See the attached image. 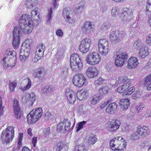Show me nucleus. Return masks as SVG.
I'll return each instance as SVG.
<instances>
[{"label":"nucleus","mask_w":151,"mask_h":151,"mask_svg":"<svg viewBox=\"0 0 151 151\" xmlns=\"http://www.w3.org/2000/svg\"><path fill=\"white\" fill-rule=\"evenodd\" d=\"M99 71L97 68L93 66L88 68L86 72V77L89 78L96 77Z\"/></svg>","instance_id":"obj_15"},{"label":"nucleus","mask_w":151,"mask_h":151,"mask_svg":"<svg viewBox=\"0 0 151 151\" xmlns=\"http://www.w3.org/2000/svg\"><path fill=\"white\" fill-rule=\"evenodd\" d=\"M53 89V88L50 86H46L45 88H43V91L46 92V93H52Z\"/></svg>","instance_id":"obj_46"},{"label":"nucleus","mask_w":151,"mask_h":151,"mask_svg":"<svg viewBox=\"0 0 151 151\" xmlns=\"http://www.w3.org/2000/svg\"><path fill=\"white\" fill-rule=\"evenodd\" d=\"M44 50L39 51L36 50V53L35 57L34 59V61L37 62L41 60L44 55Z\"/></svg>","instance_id":"obj_28"},{"label":"nucleus","mask_w":151,"mask_h":151,"mask_svg":"<svg viewBox=\"0 0 151 151\" xmlns=\"http://www.w3.org/2000/svg\"><path fill=\"white\" fill-rule=\"evenodd\" d=\"M45 46L42 43H39L37 44V46L36 47V50L39 51H42L44 50V48Z\"/></svg>","instance_id":"obj_47"},{"label":"nucleus","mask_w":151,"mask_h":151,"mask_svg":"<svg viewBox=\"0 0 151 151\" xmlns=\"http://www.w3.org/2000/svg\"><path fill=\"white\" fill-rule=\"evenodd\" d=\"M69 12L67 11L66 9H64L63 10V16L64 18L67 21H69L71 19V17L69 16Z\"/></svg>","instance_id":"obj_40"},{"label":"nucleus","mask_w":151,"mask_h":151,"mask_svg":"<svg viewBox=\"0 0 151 151\" xmlns=\"http://www.w3.org/2000/svg\"><path fill=\"white\" fill-rule=\"evenodd\" d=\"M65 95L67 100L70 104H73L77 97L76 92L70 89L66 90Z\"/></svg>","instance_id":"obj_12"},{"label":"nucleus","mask_w":151,"mask_h":151,"mask_svg":"<svg viewBox=\"0 0 151 151\" xmlns=\"http://www.w3.org/2000/svg\"><path fill=\"white\" fill-rule=\"evenodd\" d=\"M79 6L77 8V10L81 9V10L82 9H83L84 7L85 6V1H81L79 4Z\"/></svg>","instance_id":"obj_53"},{"label":"nucleus","mask_w":151,"mask_h":151,"mask_svg":"<svg viewBox=\"0 0 151 151\" xmlns=\"http://www.w3.org/2000/svg\"><path fill=\"white\" fill-rule=\"evenodd\" d=\"M43 133L44 135H47V134H50V129L49 127L46 129H44L43 130Z\"/></svg>","instance_id":"obj_58"},{"label":"nucleus","mask_w":151,"mask_h":151,"mask_svg":"<svg viewBox=\"0 0 151 151\" xmlns=\"http://www.w3.org/2000/svg\"><path fill=\"white\" fill-rule=\"evenodd\" d=\"M117 105L115 102L111 103L109 104L106 109V112L109 113H114L117 110Z\"/></svg>","instance_id":"obj_23"},{"label":"nucleus","mask_w":151,"mask_h":151,"mask_svg":"<svg viewBox=\"0 0 151 151\" xmlns=\"http://www.w3.org/2000/svg\"><path fill=\"white\" fill-rule=\"evenodd\" d=\"M63 145L61 142H58L56 145L54 150L55 151H60L62 148Z\"/></svg>","instance_id":"obj_43"},{"label":"nucleus","mask_w":151,"mask_h":151,"mask_svg":"<svg viewBox=\"0 0 151 151\" xmlns=\"http://www.w3.org/2000/svg\"><path fill=\"white\" fill-rule=\"evenodd\" d=\"M91 41L89 38H85L82 41L78 49L82 53H86L89 50L91 45Z\"/></svg>","instance_id":"obj_10"},{"label":"nucleus","mask_w":151,"mask_h":151,"mask_svg":"<svg viewBox=\"0 0 151 151\" xmlns=\"http://www.w3.org/2000/svg\"><path fill=\"white\" fill-rule=\"evenodd\" d=\"M118 8H115L112 9L111 14L113 17H115L118 14Z\"/></svg>","instance_id":"obj_52"},{"label":"nucleus","mask_w":151,"mask_h":151,"mask_svg":"<svg viewBox=\"0 0 151 151\" xmlns=\"http://www.w3.org/2000/svg\"><path fill=\"white\" fill-rule=\"evenodd\" d=\"M97 141V138L96 135L91 134L89 136L88 142L90 145H94Z\"/></svg>","instance_id":"obj_32"},{"label":"nucleus","mask_w":151,"mask_h":151,"mask_svg":"<svg viewBox=\"0 0 151 151\" xmlns=\"http://www.w3.org/2000/svg\"><path fill=\"white\" fill-rule=\"evenodd\" d=\"M126 34L124 31L121 32L117 30L112 31L110 33L109 37L111 42L114 43H117L120 41L119 37H124Z\"/></svg>","instance_id":"obj_9"},{"label":"nucleus","mask_w":151,"mask_h":151,"mask_svg":"<svg viewBox=\"0 0 151 151\" xmlns=\"http://www.w3.org/2000/svg\"><path fill=\"white\" fill-rule=\"evenodd\" d=\"M64 129L65 131H68L70 128L71 125V122L68 120V119H64Z\"/></svg>","instance_id":"obj_38"},{"label":"nucleus","mask_w":151,"mask_h":151,"mask_svg":"<svg viewBox=\"0 0 151 151\" xmlns=\"http://www.w3.org/2000/svg\"><path fill=\"white\" fill-rule=\"evenodd\" d=\"M38 8H35V9L32 10L31 12V14L32 16L36 15L38 13Z\"/></svg>","instance_id":"obj_60"},{"label":"nucleus","mask_w":151,"mask_h":151,"mask_svg":"<svg viewBox=\"0 0 151 151\" xmlns=\"http://www.w3.org/2000/svg\"><path fill=\"white\" fill-rule=\"evenodd\" d=\"M23 138V134L20 133L19 134L18 137V142H22V139Z\"/></svg>","instance_id":"obj_59"},{"label":"nucleus","mask_w":151,"mask_h":151,"mask_svg":"<svg viewBox=\"0 0 151 151\" xmlns=\"http://www.w3.org/2000/svg\"><path fill=\"white\" fill-rule=\"evenodd\" d=\"M33 44V41L31 39H26L23 43V45L24 46L25 49L24 51L29 52L31 51V47Z\"/></svg>","instance_id":"obj_22"},{"label":"nucleus","mask_w":151,"mask_h":151,"mask_svg":"<svg viewBox=\"0 0 151 151\" xmlns=\"http://www.w3.org/2000/svg\"><path fill=\"white\" fill-rule=\"evenodd\" d=\"M56 34L57 36L60 37H62L63 35V32L62 31L60 28L56 30Z\"/></svg>","instance_id":"obj_55"},{"label":"nucleus","mask_w":151,"mask_h":151,"mask_svg":"<svg viewBox=\"0 0 151 151\" xmlns=\"http://www.w3.org/2000/svg\"><path fill=\"white\" fill-rule=\"evenodd\" d=\"M132 13L129 9L126 8L123 10V12L121 14L120 18L122 20H127L129 19L130 15Z\"/></svg>","instance_id":"obj_21"},{"label":"nucleus","mask_w":151,"mask_h":151,"mask_svg":"<svg viewBox=\"0 0 151 151\" xmlns=\"http://www.w3.org/2000/svg\"><path fill=\"white\" fill-rule=\"evenodd\" d=\"M145 42L148 45H151V34H149L146 37Z\"/></svg>","instance_id":"obj_54"},{"label":"nucleus","mask_w":151,"mask_h":151,"mask_svg":"<svg viewBox=\"0 0 151 151\" xmlns=\"http://www.w3.org/2000/svg\"><path fill=\"white\" fill-rule=\"evenodd\" d=\"M64 127V120L62 122H60L58 125L57 130L59 131L62 130Z\"/></svg>","instance_id":"obj_50"},{"label":"nucleus","mask_w":151,"mask_h":151,"mask_svg":"<svg viewBox=\"0 0 151 151\" xmlns=\"http://www.w3.org/2000/svg\"><path fill=\"white\" fill-rule=\"evenodd\" d=\"M42 114L41 108L37 107L33 109L27 116V123L30 124L36 123L41 119Z\"/></svg>","instance_id":"obj_2"},{"label":"nucleus","mask_w":151,"mask_h":151,"mask_svg":"<svg viewBox=\"0 0 151 151\" xmlns=\"http://www.w3.org/2000/svg\"><path fill=\"white\" fill-rule=\"evenodd\" d=\"M109 88L108 86H105L100 88L99 90V91L101 94L105 95L108 94L109 93Z\"/></svg>","instance_id":"obj_36"},{"label":"nucleus","mask_w":151,"mask_h":151,"mask_svg":"<svg viewBox=\"0 0 151 151\" xmlns=\"http://www.w3.org/2000/svg\"><path fill=\"white\" fill-rule=\"evenodd\" d=\"M32 143L33 144V146L34 147L36 146V144L37 141V137H34L31 139Z\"/></svg>","instance_id":"obj_56"},{"label":"nucleus","mask_w":151,"mask_h":151,"mask_svg":"<svg viewBox=\"0 0 151 151\" xmlns=\"http://www.w3.org/2000/svg\"><path fill=\"white\" fill-rule=\"evenodd\" d=\"M110 101H111L110 100H109L106 102H105L101 106V108L102 109L104 108L108 104H109L110 102Z\"/></svg>","instance_id":"obj_61"},{"label":"nucleus","mask_w":151,"mask_h":151,"mask_svg":"<svg viewBox=\"0 0 151 151\" xmlns=\"http://www.w3.org/2000/svg\"><path fill=\"white\" fill-rule=\"evenodd\" d=\"M22 151H30V150L27 147L24 146L22 147Z\"/></svg>","instance_id":"obj_64"},{"label":"nucleus","mask_w":151,"mask_h":151,"mask_svg":"<svg viewBox=\"0 0 151 151\" xmlns=\"http://www.w3.org/2000/svg\"><path fill=\"white\" fill-rule=\"evenodd\" d=\"M94 25L92 22L87 21L85 22L82 27V30L83 32L85 33H86L88 31L91 32L94 29Z\"/></svg>","instance_id":"obj_19"},{"label":"nucleus","mask_w":151,"mask_h":151,"mask_svg":"<svg viewBox=\"0 0 151 151\" xmlns=\"http://www.w3.org/2000/svg\"><path fill=\"white\" fill-rule=\"evenodd\" d=\"M149 83H150L147 85V88L148 90H149L147 89V87L150 84H151V74L147 76L145 78V79L144 81V83L145 84H146Z\"/></svg>","instance_id":"obj_41"},{"label":"nucleus","mask_w":151,"mask_h":151,"mask_svg":"<svg viewBox=\"0 0 151 151\" xmlns=\"http://www.w3.org/2000/svg\"><path fill=\"white\" fill-rule=\"evenodd\" d=\"M144 107V105L142 103H139L138 105L136 107L137 111L138 112H139Z\"/></svg>","instance_id":"obj_51"},{"label":"nucleus","mask_w":151,"mask_h":151,"mask_svg":"<svg viewBox=\"0 0 151 151\" xmlns=\"http://www.w3.org/2000/svg\"><path fill=\"white\" fill-rule=\"evenodd\" d=\"M24 81L26 85L23 87L21 88V89L23 91H25L29 90L31 87L32 85L31 80L28 78L25 79Z\"/></svg>","instance_id":"obj_29"},{"label":"nucleus","mask_w":151,"mask_h":151,"mask_svg":"<svg viewBox=\"0 0 151 151\" xmlns=\"http://www.w3.org/2000/svg\"><path fill=\"white\" fill-rule=\"evenodd\" d=\"M22 142H17V146L15 148V149L19 150L20 148L22 146Z\"/></svg>","instance_id":"obj_62"},{"label":"nucleus","mask_w":151,"mask_h":151,"mask_svg":"<svg viewBox=\"0 0 151 151\" xmlns=\"http://www.w3.org/2000/svg\"><path fill=\"white\" fill-rule=\"evenodd\" d=\"M86 121H84L80 122L78 124V126L76 127V131L78 132L81 129H82L83 128V126L86 124Z\"/></svg>","instance_id":"obj_44"},{"label":"nucleus","mask_w":151,"mask_h":151,"mask_svg":"<svg viewBox=\"0 0 151 151\" xmlns=\"http://www.w3.org/2000/svg\"><path fill=\"white\" fill-rule=\"evenodd\" d=\"M17 81L16 80L10 81L9 83V86L11 91L12 92L14 91L15 88L17 87Z\"/></svg>","instance_id":"obj_37"},{"label":"nucleus","mask_w":151,"mask_h":151,"mask_svg":"<svg viewBox=\"0 0 151 151\" xmlns=\"http://www.w3.org/2000/svg\"><path fill=\"white\" fill-rule=\"evenodd\" d=\"M148 17V22L151 26V14L147 13Z\"/></svg>","instance_id":"obj_63"},{"label":"nucleus","mask_w":151,"mask_h":151,"mask_svg":"<svg viewBox=\"0 0 151 151\" xmlns=\"http://www.w3.org/2000/svg\"><path fill=\"white\" fill-rule=\"evenodd\" d=\"M130 104L129 99H122L120 100L119 105L121 108L123 110H127Z\"/></svg>","instance_id":"obj_20"},{"label":"nucleus","mask_w":151,"mask_h":151,"mask_svg":"<svg viewBox=\"0 0 151 151\" xmlns=\"http://www.w3.org/2000/svg\"><path fill=\"white\" fill-rule=\"evenodd\" d=\"M52 8L51 7L48 10V21H49L50 20V19L52 18Z\"/></svg>","instance_id":"obj_57"},{"label":"nucleus","mask_w":151,"mask_h":151,"mask_svg":"<svg viewBox=\"0 0 151 151\" xmlns=\"http://www.w3.org/2000/svg\"><path fill=\"white\" fill-rule=\"evenodd\" d=\"M127 57L128 55L126 52L119 53L115 59V65L118 67H122L125 63Z\"/></svg>","instance_id":"obj_11"},{"label":"nucleus","mask_w":151,"mask_h":151,"mask_svg":"<svg viewBox=\"0 0 151 151\" xmlns=\"http://www.w3.org/2000/svg\"><path fill=\"white\" fill-rule=\"evenodd\" d=\"M140 47V48L138 50L139 51L138 54L140 57L142 58H145L149 54L148 50L145 46H142Z\"/></svg>","instance_id":"obj_24"},{"label":"nucleus","mask_w":151,"mask_h":151,"mask_svg":"<svg viewBox=\"0 0 151 151\" xmlns=\"http://www.w3.org/2000/svg\"><path fill=\"white\" fill-rule=\"evenodd\" d=\"M72 81L75 86L79 87L85 86L88 83L87 80L83 73L76 74L74 76Z\"/></svg>","instance_id":"obj_6"},{"label":"nucleus","mask_w":151,"mask_h":151,"mask_svg":"<svg viewBox=\"0 0 151 151\" xmlns=\"http://www.w3.org/2000/svg\"><path fill=\"white\" fill-rule=\"evenodd\" d=\"M132 85L130 81L125 83L123 85L118 87L117 91L119 93H122L124 92V91L128 89V88L131 86Z\"/></svg>","instance_id":"obj_27"},{"label":"nucleus","mask_w":151,"mask_h":151,"mask_svg":"<svg viewBox=\"0 0 151 151\" xmlns=\"http://www.w3.org/2000/svg\"><path fill=\"white\" fill-rule=\"evenodd\" d=\"M69 70L68 67L66 66L63 67L61 69L60 73L61 75L66 76L69 73Z\"/></svg>","instance_id":"obj_39"},{"label":"nucleus","mask_w":151,"mask_h":151,"mask_svg":"<svg viewBox=\"0 0 151 151\" xmlns=\"http://www.w3.org/2000/svg\"><path fill=\"white\" fill-rule=\"evenodd\" d=\"M101 60L100 55L96 52H91L87 55L86 61L88 64L94 65L98 64Z\"/></svg>","instance_id":"obj_7"},{"label":"nucleus","mask_w":151,"mask_h":151,"mask_svg":"<svg viewBox=\"0 0 151 151\" xmlns=\"http://www.w3.org/2000/svg\"><path fill=\"white\" fill-rule=\"evenodd\" d=\"M121 124L120 121L113 119L108 124L107 128L110 132L115 131L119 128Z\"/></svg>","instance_id":"obj_14"},{"label":"nucleus","mask_w":151,"mask_h":151,"mask_svg":"<svg viewBox=\"0 0 151 151\" xmlns=\"http://www.w3.org/2000/svg\"><path fill=\"white\" fill-rule=\"evenodd\" d=\"M87 149L83 145H78L75 146L73 151H87Z\"/></svg>","instance_id":"obj_34"},{"label":"nucleus","mask_w":151,"mask_h":151,"mask_svg":"<svg viewBox=\"0 0 151 151\" xmlns=\"http://www.w3.org/2000/svg\"><path fill=\"white\" fill-rule=\"evenodd\" d=\"M13 111L14 116L16 118H19L23 114V113L21 110L19 101L17 99H14L13 101Z\"/></svg>","instance_id":"obj_13"},{"label":"nucleus","mask_w":151,"mask_h":151,"mask_svg":"<svg viewBox=\"0 0 151 151\" xmlns=\"http://www.w3.org/2000/svg\"><path fill=\"white\" fill-rule=\"evenodd\" d=\"M70 67L73 71L80 70L83 67V63L79 55L76 53L72 54L70 57Z\"/></svg>","instance_id":"obj_5"},{"label":"nucleus","mask_w":151,"mask_h":151,"mask_svg":"<svg viewBox=\"0 0 151 151\" xmlns=\"http://www.w3.org/2000/svg\"><path fill=\"white\" fill-rule=\"evenodd\" d=\"M139 64L138 59L136 57H131L128 60L127 67L128 68H134Z\"/></svg>","instance_id":"obj_18"},{"label":"nucleus","mask_w":151,"mask_h":151,"mask_svg":"<svg viewBox=\"0 0 151 151\" xmlns=\"http://www.w3.org/2000/svg\"><path fill=\"white\" fill-rule=\"evenodd\" d=\"M87 90L84 89H81L78 91L77 94V98L80 101L85 99L86 97Z\"/></svg>","instance_id":"obj_26"},{"label":"nucleus","mask_w":151,"mask_h":151,"mask_svg":"<svg viewBox=\"0 0 151 151\" xmlns=\"http://www.w3.org/2000/svg\"><path fill=\"white\" fill-rule=\"evenodd\" d=\"M123 93L122 96L125 97H127L128 96L131 94L135 90V88L134 87H129Z\"/></svg>","instance_id":"obj_31"},{"label":"nucleus","mask_w":151,"mask_h":151,"mask_svg":"<svg viewBox=\"0 0 151 151\" xmlns=\"http://www.w3.org/2000/svg\"><path fill=\"white\" fill-rule=\"evenodd\" d=\"M141 41H140L139 39H138L134 43L133 45L137 50L140 49L141 47H140L144 46V45L141 43Z\"/></svg>","instance_id":"obj_42"},{"label":"nucleus","mask_w":151,"mask_h":151,"mask_svg":"<svg viewBox=\"0 0 151 151\" xmlns=\"http://www.w3.org/2000/svg\"><path fill=\"white\" fill-rule=\"evenodd\" d=\"M104 81V80L100 77L97 80L95 81L94 84L96 86H99L102 85Z\"/></svg>","instance_id":"obj_45"},{"label":"nucleus","mask_w":151,"mask_h":151,"mask_svg":"<svg viewBox=\"0 0 151 151\" xmlns=\"http://www.w3.org/2000/svg\"><path fill=\"white\" fill-rule=\"evenodd\" d=\"M128 80L127 77L126 76H121L119 78L118 82L119 83H123L127 81Z\"/></svg>","instance_id":"obj_48"},{"label":"nucleus","mask_w":151,"mask_h":151,"mask_svg":"<svg viewBox=\"0 0 151 151\" xmlns=\"http://www.w3.org/2000/svg\"><path fill=\"white\" fill-rule=\"evenodd\" d=\"M47 72V70L43 67H39L37 70L36 73L34 76L35 77L39 78L42 75H45Z\"/></svg>","instance_id":"obj_25"},{"label":"nucleus","mask_w":151,"mask_h":151,"mask_svg":"<svg viewBox=\"0 0 151 151\" xmlns=\"http://www.w3.org/2000/svg\"><path fill=\"white\" fill-rule=\"evenodd\" d=\"M146 10V12H147V13L151 14V2L148 0L147 2Z\"/></svg>","instance_id":"obj_49"},{"label":"nucleus","mask_w":151,"mask_h":151,"mask_svg":"<svg viewBox=\"0 0 151 151\" xmlns=\"http://www.w3.org/2000/svg\"><path fill=\"white\" fill-rule=\"evenodd\" d=\"M12 59H14V60H16V56L13 55V51H11L9 49H7L6 51L3 59V62L4 64H6L7 66H8V64H6V63H7L8 61Z\"/></svg>","instance_id":"obj_17"},{"label":"nucleus","mask_w":151,"mask_h":151,"mask_svg":"<svg viewBox=\"0 0 151 151\" xmlns=\"http://www.w3.org/2000/svg\"><path fill=\"white\" fill-rule=\"evenodd\" d=\"M109 42L106 39H100L98 44V49L99 52L102 55H106L109 50Z\"/></svg>","instance_id":"obj_8"},{"label":"nucleus","mask_w":151,"mask_h":151,"mask_svg":"<svg viewBox=\"0 0 151 151\" xmlns=\"http://www.w3.org/2000/svg\"><path fill=\"white\" fill-rule=\"evenodd\" d=\"M100 99V96L99 94H95L93 96L91 101V103L93 105H95L99 101Z\"/></svg>","instance_id":"obj_35"},{"label":"nucleus","mask_w":151,"mask_h":151,"mask_svg":"<svg viewBox=\"0 0 151 151\" xmlns=\"http://www.w3.org/2000/svg\"><path fill=\"white\" fill-rule=\"evenodd\" d=\"M14 128L12 126H8L3 130L1 134V141L4 144H8L14 138Z\"/></svg>","instance_id":"obj_3"},{"label":"nucleus","mask_w":151,"mask_h":151,"mask_svg":"<svg viewBox=\"0 0 151 151\" xmlns=\"http://www.w3.org/2000/svg\"><path fill=\"white\" fill-rule=\"evenodd\" d=\"M23 53L22 54H20V58L21 61H25L28 58H29L30 53L24 51Z\"/></svg>","instance_id":"obj_33"},{"label":"nucleus","mask_w":151,"mask_h":151,"mask_svg":"<svg viewBox=\"0 0 151 151\" xmlns=\"http://www.w3.org/2000/svg\"><path fill=\"white\" fill-rule=\"evenodd\" d=\"M19 26L15 27L13 32V40L12 44L15 49H17L20 43L21 35L23 32L24 34H29L32 32L34 27L33 21L28 14L22 15L19 20Z\"/></svg>","instance_id":"obj_1"},{"label":"nucleus","mask_w":151,"mask_h":151,"mask_svg":"<svg viewBox=\"0 0 151 151\" xmlns=\"http://www.w3.org/2000/svg\"><path fill=\"white\" fill-rule=\"evenodd\" d=\"M27 97L26 101L27 102H29L31 105H32L35 100L36 96L34 93H31L27 95Z\"/></svg>","instance_id":"obj_30"},{"label":"nucleus","mask_w":151,"mask_h":151,"mask_svg":"<svg viewBox=\"0 0 151 151\" xmlns=\"http://www.w3.org/2000/svg\"><path fill=\"white\" fill-rule=\"evenodd\" d=\"M150 132L149 127L147 126H143L142 127L139 126L137 127L136 132L137 134L141 136L146 137L148 135Z\"/></svg>","instance_id":"obj_16"},{"label":"nucleus","mask_w":151,"mask_h":151,"mask_svg":"<svg viewBox=\"0 0 151 151\" xmlns=\"http://www.w3.org/2000/svg\"><path fill=\"white\" fill-rule=\"evenodd\" d=\"M125 143L126 142L124 143L122 137H118L110 140V147L113 151H122L126 147Z\"/></svg>","instance_id":"obj_4"}]
</instances>
